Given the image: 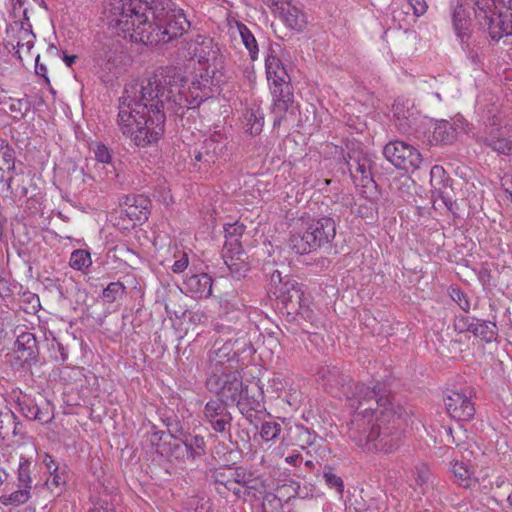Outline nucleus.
<instances>
[{"label": "nucleus", "instance_id": "nucleus-57", "mask_svg": "<svg viewBox=\"0 0 512 512\" xmlns=\"http://www.w3.org/2000/svg\"><path fill=\"white\" fill-rule=\"evenodd\" d=\"M36 343L35 337L31 333H23L18 336L16 345L18 349L23 347L24 349H31Z\"/></svg>", "mask_w": 512, "mask_h": 512}, {"label": "nucleus", "instance_id": "nucleus-5", "mask_svg": "<svg viewBox=\"0 0 512 512\" xmlns=\"http://www.w3.org/2000/svg\"><path fill=\"white\" fill-rule=\"evenodd\" d=\"M319 377L324 389L336 398H345L350 408L359 411L367 403L377 404L376 395L381 391L376 386L370 388L360 383H351L350 376L337 366L321 367Z\"/></svg>", "mask_w": 512, "mask_h": 512}, {"label": "nucleus", "instance_id": "nucleus-10", "mask_svg": "<svg viewBox=\"0 0 512 512\" xmlns=\"http://www.w3.org/2000/svg\"><path fill=\"white\" fill-rule=\"evenodd\" d=\"M385 158L396 168L405 171H415L420 168L422 156L410 144L403 141H391L384 146Z\"/></svg>", "mask_w": 512, "mask_h": 512}, {"label": "nucleus", "instance_id": "nucleus-20", "mask_svg": "<svg viewBox=\"0 0 512 512\" xmlns=\"http://www.w3.org/2000/svg\"><path fill=\"white\" fill-rule=\"evenodd\" d=\"M212 278L207 273L193 274L184 281V289L193 298H207L212 294Z\"/></svg>", "mask_w": 512, "mask_h": 512}, {"label": "nucleus", "instance_id": "nucleus-7", "mask_svg": "<svg viewBox=\"0 0 512 512\" xmlns=\"http://www.w3.org/2000/svg\"><path fill=\"white\" fill-rule=\"evenodd\" d=\"M474 12L493 40L512 35V0H474Z\"/></svg>", "mask_w": 512, "mask_h": 512}, {"label": "nucleus", "instance_id": "nucleus-58", "mask_svg": "<svg viewBox=\"0 0 512 512\" xmlns=\"http://www.w3.org/2000/svg\"><path fill=\"white\" fill-rule=\"evenodd\" d=\"M407 3L416 17L424 15L428 8L426 0H407Z\"/></svg>", "mask_w": 512, "mask_h": 512}, {"label": "nucleus", "instance_id": "nucleus-40", "mask_svg": "<svg viewBox=\"0 0 512 512\" xmlns=\"http://www.w3.org/2000/svg\"><path fill=\"white\" fill-rule=\"evenodd\" d=\"M296 432H297V434H296L297 445L302 450H306L307 448L316 444L318 436L314 432H311L304 425H297Z\"/></svg>", "mask_w": 512, "mask_h": 512}, {"label": "nucleus", "instance_id": "nucleus-48", "mask_svg": "<svg viewBox=\"0 0 512 512\" xmlns=\"http://www.w3.org/2000/svg\"><path fill=\"white\" fill-rule=\"evenodd\" d=\"M124 285L120 282H112L103 290V298L111 303L116 300L117 296L124 292Z\"/></svg>", "mask_w": 512, "mask_h": 512}, {"label": "nucleus", "instance_id": "nucleus-47", "mask_svg": "<svg viewBox=\"0 0 512 512\" xmlns=\"http://www.w3.org/2000/svg\"><path fill=\"white\" fill-rule=\"evenodd\" d=\"M221 317L224 321L236 327H239L247 318L246 313L239 308L226 311Z\"/></svg>", "mask_w": 512, "mask_h": 512}, {"label": "nucleus", "instance_id": "nucleus-64", "mask_svg": "<svg viewBox=\"0 0 512 512\" xmlns=\"http://www.w3.org/2000/svg\"><path fill=\"white\" fill-rule=\"evenodd\" d=\"M43 463L47 467V469L51 472L54 470V467L57 466L54 462V459L49 454H45Z\"/></svg>", "mask_w": 512, "mask_h": 512}, {"label": "nucleus", "instance_id": "nucleus-62", "mask_svg": "<svg viewBox=\"0 0 512 512\" xmlns=\"http://www.w3.org/2000/svg\"><path fill=\"white\" fill-rule=\"evenodd\" d=\"M386 509L385 503L381 502L380 504L373 505V503H370L367 508L365 509H356L357 512H382Z\"/></svg>", "mask_w": 512, "mask_h": 512}, {"label": "nucleus", "instance_id": "nucleus-41", "mask_svg": "<svg viewBox=\"0 0 512 512\" xmlns=\"http://www.w3.org/2000/svg\"><path fill=\"white\" fill-rule=\"evenodd\" d=\"M92 264L90 253L84 249H78L71 253L69 265L76 270H84Z\"/></svg>", "mask_w": 512, "mask_h": 512}, {"label": "nucleus", "instance_id": "nucleus-12", "mask_svg": "<svg viewBox=\"0 0 512 512\" xmlns=\"http://www.w3.org/2000/svg\"><path fill=\"white\" fill-rule=\"evenodd\" d=\"M143 437L150 444L151 448L164 457L178 458L182 456L181 445L170 441V435L160 430L155 424L148 422L143 424Z\"/></svg>", "mask_w": 512, "mask_h": 512}, {"label": "nucleus", "instance_id": "nucleus-3", "mask_svg": "<svg viewBox=\"0 0 512 512\" xmlns=\"http://www.w3.org/2000/svg\"><path fill=\"white\" fill-rule=\"evenodd\" d=\"M377 404L367 403L354 411L349 423V438L363 451L391 453L401 443V430L395 420L386 422L391 402L381 391L376 395Z\"/></svg>", "mask_w": 512, "mask_h": 512}, {"label": "nucleus", "instance_id": "nucleus-6", "mask_svg": "<svg viewBox=\"0 0 512 512\" xmlns=\"http://www.w3.org/2000/svg\"><path fill=\"white\" fill-rule=\"evenodd\" d=\"M336 234L335 222L330 217H301L289 238V248L297 254H308L330 243Z\"/></svg>", "mask_w": 512, "mask_h": 512}, {"label": "nucleus", "instance_id": "nucleus-54", "mask_svg": "<svg viewBox=\"0 0 512 512\" xmlns=\"http://www.w3.org/2000/svg\"><path fill=\"white\" fill-rule=\"evenodd\" d=\"M324 479H325L326 484L330 488H334L338 494H342L343 489H344V484H343V480L341 479V477L337 476L336 474H334L332 472H325Z\"/></svg>", "mask_w": 512, "mask_h": 512}, {"label": "nucleus", "instance_id": "nucleus-55", "mask_svg": "<svg viewBox=\"0 0 512 512\" xmlns=\"http://www.w3.org/2000/svg\"><path fill=\"white\" fill-rule=\"evenodd\" d=\"M214 328L217 333L223 336H227L226 338H228L230 334L236 333L240 330V327L229 324L228 322L224 321L222 317L220 321L215 324Z\"/></svg>", "mask_w": 512, "mask_h": 512}, {"label": "nucleus", "instance_id": "nucleus-17", "mask_svg": "<svg viewBox=\"0 0 512 512\" xmlns=\"http://www.w3.org/2000/svg\"><path fill=\"white\" fill-rule=\"evenodd\" d=\"M227 143L226 137L215 132L203 142L200 150L194 152V159L198 162L214 163L215 159L226 154Z\"/></svg>", "mask_w": 512, "mask_h": 512}, {"label": "nucleus", "instance_id": "nucleus-13", "mask_svg": "<svg viewBox=\"0 0 512 512\" xmlns=\"http://www.w3.org/2000/svg\"><path fill=\"white\" fill-rule=\"evenodd\" d=\"M229 404L218 399L209 400L203 409V420L211 429L222 435H230L233 417L227 406Z\"/></svg>", "mask_w": 512, "mask_h": 512}, {"label": "nucleus", "instance_id": "nucleus-46", "mask_svg": "<svg viewBox=\"0 0 512 512\" xmlns=\"http://www.w3.org/2000/svg\"><path fill=\"white\" fill-rule=\"evenodd\" d=\"M162 422L166 425L170 438L177 439L183 434V427L175 415H163Z\"/></svg>", "mask_w": 512, "mask_h": 512}, {"label": "nucleus", "instance_id": "nucleus-1", "mask_svg": "<svg viewBox=\"0 0 512 512\" xmlns=\"http://www.w3.org/2000/svg\"><path fill=\"white\" fill-rule=\"evenodd\" d=\"M186 79L177 67L158 69L148 78L126 84L119 102L118 126L138 147L159 140L164 133L165 113L183 114L213 94L212 79L197 76L186 88Z\"/></svg>", "mask_w": 512, "mask_h": 512}, {"label": "nucleus", "instance_id": "nucleus-9", "mask_svg": "<svg viewBox=\"0 0 512 512\" xmlns=\"http://www.w3.org/2000/svg\"><path fill=\"white\" fill-rule=\"evenodd\" d=\"M206 385L210 392L219 397L218 400L231 405L237 404L247 387L238 370L209 376Z\"/></svg>", "mask_w": 512, "mask_h": 512}, {"label": "nucleus", "instance_id": "nucleus-18", "mask_svg": "<svg viewBox=\"0 0 512 512\" xmlns=\"http://www.w3.org/2000/svg\"><path fill=\"white\" fill-rule=\"evenodd\" d=\"M181 443L182 456L175 458L181 461H195L206 454V442L203 436L198 434H190L183 430V434H179L178 438Z\"/></svg>", "mask_w": 512, "mask_h": 512}, {"label": "nucleus", "instance_id": "nucleus-59", "mask_svg": "<svg viewBox=\"0 0 512 512\" xmlns=\"http://www.w3.org/2000/svg\"><path fill=\"white\" fill-rule=\"evenodd\" d=\"M189 265V258L186 253H182L181 257L174 262L171 269L174 273H182Z\"/></svg>", "mask_w": 512, "mask_h": 512}, {"label": "nucleus", "instance_id": "nucleus-24", "mask_svg": "<svg viewBox=\"0 0 512 512\" xmlns=\"http://www.w3.org/2000/svg\"><path fill=\"white\" fill-rule=\"evenodd\" d=\"M245 226L242 223H228L224 226L225 243L223 251H235L242 248L241 238L244 234Z\"/></svg>", "mask_w": 512, "mask_h": 512}, {"label": "nucleus", "instance_id": "nucleus-22", "mask_svg": "<svg viewBox=\"0 0 512 512\" xmlns=\"http://www.w3.org/2000/svg\"><path fill=\"white\" fill-rule=\"evenodd\" d=\"M246 255L242 248L240 250L223 251V259L234 278L245 277L250 267L246 261Z\"/></svg>", "mask_w": 512, "mask_h": 512}, {"label": "nucleus", "instance_id": "nucleus-56", "mask_svg": "<svg viewBox=\"0 0 512 512\" xmlns=\"http://www.w3.org/2000/svg\"><path fill=\"white\" fill-rule=\"evenodd\" d=\"M65 484V477L58 472V466L54 467V470L50 472L46 485L52 489V487L58 488Z\"/></svg>", "mask_w": 512, "mask_h": 512}, {"label": "nucleus", "instance_id": "nucleus-23", "mask_svg": "<svg viewBox=\"0 0 512 512\" xmlns=\"http://www.w3.org/2000/svg\"><path fill=\"white\" fill-rule=\"evenodd\" d=\"M18 411L28 420H38L42 422H48L49 419H45L43 411L38 407L35 400L27 394L20 393L15 399Z\"/></svg>", "mask_w": 512, "mask_h": 512}, {"label": "nucleus", "instance_id": "nucleus-32", "mask_svg": "<svg viewBox=\"0 0 512 512\" xmlns=\"http://www.w3.org/2000/svg\"><path fill=\"white\" fill-rule=\"evenodd\" d=\"M452 473L455 481L464 488H469L475 483V479L472 477L471 468L464 462L455 461L452 464Z\"/></svg>", "mask_w": 512, "mask_h": 512}, {"label": "nucleus", "instance_id": "nucleus-11", "mask_svg": "<svg viewBox=\"0 0 512 512\" xmlns=\"http://www.w3.org/2000/svg\"><path fill=\"white\" fill-rule=\"evenodd\" d=\"M232 339V337L222 339L224 343L221 346H219L220 342L218 340L215 341L208 353L209 376L237 370L235 354H232Z\"/></svg>", "mask_w": 512, "mask_h": 512}, {"label": "nucleus", "instance_id": "nucleus-8", "mask_svg": "<svg viewBox=\"0 0 512 512\" xmlns=\"http://www.w3.org/2000/svg\"><path fill=\"white\" fill-rule=\"evenodd\" d=\"M274 294L288 317L292 319L300 317L311 323L314 321L315 315L310 307V299L304 294L298 282L288 280L281 283Z\"/></svg>", "mask_w": 512, "mask_h": 512}, {"label": "nucleus", "instance_id": "nucleus-14", "mask_svg": "<svg viewBox=\"0 0 512 512\" xmlns=\"http://www.w3.org/2000/svg\"><path fill=\"white\" fill-rule=\"evenodd\" d=\"M473 391L471 388H464L459 391H450L444 399L448 414L458 421H468L475 414L474 403L472 402Z\"/></svg>", "mask_w": 512, "mask_h": 512}, {"label": "nucleus", "instance_id": "nucleus-39", "mask_svg": "<svg viewBox=\"0 0 512 512\" xmlns=\"http://www.w3.org/2000/svg\"><path fill=\"white\" fill-rule=\"evenodd\" d=\"M0 104H8L10 112L14 113V117L18 119L24 118L30 109V103L24 99L1 98Z\"/></svg>", "mask_w": 512, "mask_h": 512}, {"label": "nucleus", "instance_id": "nucleus-63", "mask_svg": "<svg viewBox=\"0 0 512 512\" xmlns=\"http://www.w3.org/2000/svg\"><path fill=\"white\" fill-rule=\"evenodd\" d=\"M302 461V456L299 453L291 454L285 458V462L292 466H298Z\"/></svg>", "mask_w": 512, "mask_h": 512}, {"label": "nucleus", "instance_id": "nucleus-26", "mask_svg": "<svg viewBox=\"0 0 512 512\" xmlns=\"http://www.w3.org/2000/svg\"><path fill=\"white\" fill-rule=\"evenodd\" d=\"M265 68L269 84L279 81L284 83L285 80H290L281 60L274 55H268L266 57Z\"/></svg>", "mask_w": 512, "mask_h": 512}, {"label": "nucleus", "instance_id": "nucleus-53", "mask_svg": "<svg viewBox=\"0 0 512 512\" xmlns=\"http://www.w3.org/2000/svg\"><path fill=\"white\" fill-rule=\"evenodd\" d=\"M290 406H297L301 402V394L293 383L286 388V392L282 396Z\"/></svg>", "mask_w": 512, "mask_h": 512}, {"label": "nucleus", "instance_id": "nucleus-16", "mask_svg": "<svg viewBox=\"0 0 512 512\" xmlns=\"http://www.w3.org/2000/svg\"><path fill=\"white\" fill-rule=\"evenodd\" d=\"M445 170L439 165H435L430 170V183L432 186V202L435 209L445 207L448 211L454 213V205L452 198L446 191L444 185Z\"/></svg>", "mask_w": 512, "mask_h": 512}, {"label": "nucleus", "instance_id": "nucleus-51", "mask_svg": "<svg viewBox=\"0 0 512 512\" xmlns=\"http://www.w3.org/2000/svg\"><path fill=\"white\" fill-rule=\"evenodd\" d=\"M154 198H156L159 202L169 205L172 203V195L170 193V189L166 185L165 182L159 184L155 187L153 192Z\"/></svg>", "mask_w": 512, "mask_h": 512}, {"label": "nucleus", "instance_id": "nucleus-52", "mask_svg": "<svg viewBox=\"0 0 512 512\" xmlns=\"http://www.w3.org/2000/svg\"><path fill=\"white\" fill-rule=\"evenodd\" d=\"M450 295L453 301H455L464 312H469L470 301L463 291L458 288H453Z\"/></svg>", "mask_w": 512, "mask_h": 512}, {"label": "nucleus", "instance_id": "nucleus-15", "mask_svg": "<svg viewBox=\"0 0 512 512\" xmlns=\"http://www.w3.org/2000/svg\"><path fill=\"white\" fill-rule=\"evenodd\" d=\"M216 492L227 497L228 492H232L236 498H240L246 485L245 474L237 469L221 468L213 473Z\"/></svg>", "mask_w": 512, "mask_h": 512}, {"label": "nucleus", "instance_id": "nucleus-21", "mask_svg": "<svg viewBox=\"0 0 512 512\" xmlns=\"http://www.w3.org/2000/svg\"><path fill=\"white\" fill-rule=\"evenodd\" d=\"M125 213L132 220L142 222L148 219L150 200L143 195L127 196L124 202Z\"/></svg>", "mask_w": 512, "mask_h": 512}, {"label": "nucleus", "instance_id": "nucleus-28", "mask_svg": "<svg viewBox=\"0 0 512 512\" xmlns=\"http://www.w3.org/2000/svg\"><path fill=\"white\" fill-rule=\"evenodd\" d=\"M246 131L251 135L261 133L264 126V113L259 106H253L246 110L244 114Z\"/></svg>", "mask_w": 512, "mask_h": 512}, {"label": "nucleus", "instance_id": "nucleus-60", "mask_svg": "<svg viewBox=\"0 0 512 512\" xmlns=\"http://www.w3.org/2000/svg\"><path fill=\"white\" fill-rule=\"evenodd\" d=\"M39 58L40 56L38 55L36 57V63H35V73L40 76V77H43L46 84H50V80L48 78V75H47V67L46 65L42 64V63H39Z\"/></svg>", "mask_w": 512, "mask_h": 512}, {"label": "nucleus", "instance_id": "nucleus-30", "mask_svg": "<svg viewBox=\"0 0 512 512\" xmlns=\"http://www.w3.org/2000/svg\"><path fill=\"white\" fill-rule=\"evenodd\" d=\"M236 28L240 35L243 45L249 52L251 60L255 61L258 58L259 54V47L255 36L250 31V29L241 22H236Z\"/></svg>", "mask_w": 512, "mask_h": 512}, {"label": "nucleus", "instance_id": "nucleus-38", "mask_svg": "<svg viewBox=\"0 0 512 512\" xmlns=\"http://www.w3.org/2000/svg\"><path fill=\"white\" fill-rule=\"evenodd\" d=\"M294 111V100H276L272 106L274 114V126H279L286 118V114Z\"/></svg>", "mask_w": 512, "mask_h": 512}, {"label": "nucleus", "instance_id": "nucleus-31", "mask_svg": "<svg viewBox=\"0 0 512 512\" xmlns=\"http://www.w3.org/2000/svg\"><path fill=\"white\" fill-rule=\"evenodd\" d=\"M236 405L241 414L247 419L253 416V412H259L263 408L261 401L254 396H249L248 386L245 388L244 394Z\"/></svg>", "mask_w": 512, "mask_h": 512}, {"label": "nucleus", "instance_id": "nucleus-19", "mask_svg": "<svg viewBox=\"0 0 512 512\" xmlns=\"http://www.w3.org/2000/svg\"><path fill=\"white\" fill-rule=\"evenodd\" d=\"M347 165L355 182L364 187L373 182L372 160L366 155H350Z\"/></svg>", "mask_w": 512, "mask_h": 512}, {"label": "nucleus", "instance_id": "nucleus-49", "mask_svg": "<svg viewBox=\"0 0 512 512\" xmlns=\"http://www.w3.org/2000/svg\"><path fill=\"white\" fill-rule=\"evenodd\" d=\"M475 318H470L465 315H458L454 319V329L458 333H464V332H471L472 333V327L475 323Z\"/></svg>", "mask_w": 512, "mask_h": 512}, {"label": "nucleus", "instance_id": "nucleus-42", "mask_svg": "<svg viewBox=\"0 0 512 512\" xmlns=\"http://www.w3.org/2000/svg\"><path fill=\"white\" fill-rule=\"evenodd\" d=\"M282 427L279 423L265 421L261 424L260 437L263 441H275L281 434Z\"/></svg>", "mask_w": 512, "mask_h": 512}, {"label": "nucleus", "instance_id": "nucleus-35", "mask_svg": "<svg viewBox=\"0 0 512 512\" xmlns=\"http://www.w3.org/2000/svg\"><path fill=\"white\" fill-rule=\"evenodd\" d=\"M282 17L286 25L295 30H301L305 23L304 14L295 6L288 5L285 9L281 7Z\"/></svg>", "mask_w": 512, "mask_h": 512}, {"label": "nucleus", "instance_id": "nucleus-29", "mask_svg": "<svg viewBox=\"0 0 512 512\" xmlns=\"http://www.w3.org/2000/svg\"><path fill=\"white\" fill-rule=\"evenodd\" d=\"M472 333L475 337L490 343L496 340L498 329L494 322L476 319L474 326L472 327Z\"/></svg>", "mask_w": 512, "mask_h": 512}, {"label": "nucleus", "instance_id": "nucleus-50", "mask_svg": "<svg viewBox=\"0 0 512 512\" xmlns=\"http://www.w3.org/2000/svg\"><path fill=\"white\" fill-rule=\"evenodd\" d=\"M414 483L416 487L423 488L430 478V471L425 465L417 466L413 471Z\"/></svg>", "mask_w": 512, "mask_h": 512}, {"label": "nucleus", "instance_id": "nucleus-45", "mask_svg": "<svg viewBox=\"0 0 512 512\" xmlns=\"http://www.w3.org/2000/svg\"><path fill=\"white\" fill-rule=\"evenodd\" d=\"M95 159L104 165H107L111 168L109 172H113L115 170L114 165L112 164V154L107 146L104 144L98 143L93 149Z\"/></svg>", "mask_w": 512, "mask_h": 512}, {"label": "nucleus", "instance_id": "nucleus-33", "mask_svg": "<svg viewBox=\"0 0 512 512\" xmlns=\"http://www.w3.org/2000/svg\"><path fill=\"white\" fill-rule=\"evenodd\" d=\"M19 422L17 421V417L9 409H5V411H0V437L5 439L10 434L17 435V426Z\"/></svg>", "mask_w": 512, "mask_h": 512}, {"label": "nucleus", "instance_id": "nucleus-25", "mask_svg": "<svg viewBox=\"0 0 512 512\" xmlns=\"http://www.w3.org/2000/svg\"><path fill=\"white\" fill-rule=\"evenodd\" d=\"M453 27L461 43L466 44V47H468L470 19L463 6L456 7L453 12Z\"/></svg>", "mask_w": 512, "mask_h": 512}, {"label": "nucleus", "instance_id": "nucleus-27", "mask_svg": "<svg viewBox=\"0 0 512 512\" xmlns=\"http://www.w3.org/2000/svg\"><path fill=\"white\" fill-rule=\"evenodd\" d=\"M15 155L13 149L9 147L2 148L0 151V170L6 171L7 178L2 177L1 182H5L7 190L11 191L12 182L15 175Z\"/></svg>", "mask_w": 512, "mask_h": 512}, {"label": "nucleus", "instance_id": "nucleus-34", "mask_svg": "<svg viewBox=\"0 0 512 512\" xmlns=\"http://www.w3.org/2000/svg\"><path fill=\"white\" fill-rule=\"evenodd\" d=\"M456 130L446 120L438 122L433 131V139L436 142L450 144L456 139Z\"/></svg>", "mask_w": 512, "mask_h": 512}, {"label": "nucleus", "instance_id": "nucleus-37", "mask_svg": "<svg viewBox=\"0 0 512 512\" xmlns=\"http://www.w3.org/2000/svg\"><path fill=\"white\" fill-rule=\"evenodd\" d=\"M270 91L273 97V102L276 100L293 101L294 96L290 86V80H285L284 83L280 81L270 83Z\"/></svg>", "mask_w": 512, "mask_h": 512}, {"label": "nucleus", "instance_id": "nucleus-61", "mask_svg": "<svg viewBox=\"0 0 512 512\" xmlns=\"http://www.w3.org/2000/svg\"><path fill=\"white\" fill-rule=\"evenodd\" d=\"M501 184L505 189V192L509 194L510 198L512 199V174H505L501 178Z\"/></svg>", "mask_w": 512, "mask_h": 512}, {"label": "nucleus", "instance_id": "nucleus-4", "mask_svg": "<svg viewBox=\"0 0 512 512\" xmlns=\"http://www.w3.org/2000/svg\"><path fill=\"white\" fill-rule=\"evenodd\" d=\"M497 102V97L491 92H484L478 96L476 114L482 127L476 140L499 154L510 155L512 139L507 136L505 117Z\"/></svg>", "mask_w": 512, "mask_h": 512}, {"label": "nucleus", "instance_id": "nucleus-36", "mask_svg": "<svg viewBox=\"0 0 512 512\" xmlns=\"http://www.w3.org/2000/svg\"><path fill=\"white\" fill-rule=\"evenodd\" d=\"M31 466L32 461L24 456L20 457L18 465V482L19 487H25L28 489L32 488V477H31Z\"/></svg>", "mask_w": 512, "mask_h": 512}, {"label": "nucleus", "instance_id": "nucleus-2", "mask_svg": "<svg viewBox=\"0 0 512 512\" xmlns=\"http://www.w3.org/2000/svg\"><path fill=\"white\" fill-rule=\"evenodd\" d=\"M154 1L119 0L112 3L109 23L125 39L144 45L168 43L182 36L190 27L182 9L167 14L165 24L155 21Z\"/></svg>", "mask_w": 512, "mask_h": 512}, {"label": "nucleus", "instance_id": "nucleus-43", "mask_svg": "<svg viewBox=\"0 0 512 512\" xmlns=\"http://www.w3.org/2000/svg\"><path fill=\"white\" fill-rule=\"evenodd\" d=\"M292 379L282 373H275L269 381V388L277 397H282L286 392V388L292 384Z\"/></svg>", "mask_w": 512, "mask_h": 512}, {"label": "nucleus", "instance_id": "nucleus-44", "mask_svg": "<svg viewBox=\"0 0 512 512\" xmlns=\"http://www.w3.org/2000/svg\"><path fill=\"white\" fill-rule=\"evenodd\" d=\"M30 490L25 487H19L18 490L10 493L8 496H2L1 501L4 505L18 506L24 504L30 498Z\"/></svg>", "mask_w": 512, "mask_h": 512}]
</instances>
